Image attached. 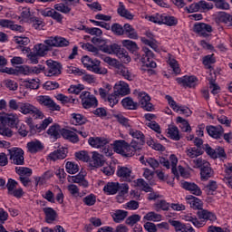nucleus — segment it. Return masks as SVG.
I'll list each match as a JSON object with an SVG mask.
<instances>
[{"instance_id":"obj_1","label":"nucleus","mask_w":232,"mask_h":232,"mask_svg":"<svg viewBox=\"0 0 232 232\" xmlns=\"http://www.w3.org/2000/svg\"><path fill=\"white\" fill-rule=\"evenodd\" d=\"M140 161L141 162V164H144V166H150V168H152V169H157V168H159L160 164L161 166H164V168H166L167 169H169V168H171V173H173L175 177H179V170H177V164H179V159H177V156L175 154H171L169 160H167L166 158H161L160 161L154 158L144 159V156H141L140 158Z\"/></svg>"},{"instance_id":"obj_2","label":"nucleus","mask_w":232,"mask_h":232,"mask_svg":"<svg viewBox=\"0 0 232 232\" xmlns=\"http://www.w3.org/2000/svg\"><path fill=\"white\" fill-rule=\"evenodd\" d=\"M8 106L10 110H13L14 111L19 110L20 113L23 115H33V117H35L36 119H44V113L30 102L17 103V101L13 99L9 101Z\"/></svg>"},{"instance_id":"obj_3","label":"nucleus","mask_w":232,"mask_h":232,"mask_svg":"<svg viewBox=\"0 0 232 232\" xmlns=\"http://www.w3.org/2000/svg\"><path fill=\"white\" fill-rule=\"evenodd\" d=\"M102 52H104V53H109L111 55H116L121 63H124V64H128L131 62V57H130V54L127 51L122 49L121 45L117 44H112L110 45H104L102 47Z\"/></svg>"},{"instance_id":"obj_4","label":"nucleus","mask_w":232,"mask_h":232,"mask_svg":"<svg viewBox=\"0 0 232 232\" xmlns=\"http://www.w3.org/2000/svg\"><path fill=\"white\" fill-rule=\"evenodd\" d=\"M113 150L115 153H119L123 157H133V150H130V143L124 140H118L113 142Z\"/></svg>"},{"instance_id":"obj_5","label":"nucleus","mask_w":232,"mask_h":232,"mask_svg":"<svg viewBox=\"0 0 232 232\" xmlns=\"http://www.w3.org/2000/svg\"><path fill=\"white\" fill-rule=\"evenodd\" d=\"M9 159L13 164L16 166H23L24 164V151L21 148L13 147L7 150Z\"/></svg>"},{"instance_id":"obj_6","label":"nucleus","mask_w":232,"mask_h":232,"mask_svg":"<svg viewBox=\"0 0 232 232\" xmlns=\"http://www.w3.org/2000/svg\"><path fill=\"white\" fill-rule=\"evenodd\" d=\"M81 102L82 105V108L85 110H88L90 108H96L98 106L99 102H97V98L92 94V92L83 91L80 94Z\"/></svg>"},{"instance_id":"obj_7","label":"nucleus","mask_w":232,"mask_h":232,"mask_svg":"<svg viewBox=\"0 0 232 232\" xmlns=\"http://www.w3.org/2000/svg\"><path fill=\"white\" fill-rule=\"evenodd\" d=\"M143 54L140 58V62L142 63V66L146 68H157V63L153 61L155 59V54L150 48L147 46L142 47Z\"/></svg>"},{"instance_id":"obj_8","label":"nucleus","mask_w":232,"mask_h":232,"mask_svg":"<svg viewBox=\"0 0 232 232\" xmlns=\"http://www.w3.org/2000/svg\"><path fill=\"white\" fill-rule=\"evenodd\" d=\"M165 99H167L169 105L173 111H176V113H180V115H185V117H189V115H191V110L187 106L177 103V102L173 100V97L166 95Z\"/></svg>"},{"instance_id":"obj_9","label":"nucleus","mask_w":232,"mask_h":232,"mask_svg":"<svg viewBox=\"0 0 232 232\" xmlns=\"http://www.w3.org/2000/svg\"><path fill=\"white\" fill-rule=\"evenodd\" d=\"M37 102L41 106H45L51 111H61V106L53 102V100L48 95H40L36 99Z\"/></svg>"},{"instance_id":"obj_10","label":"nucleus","mask_w":232,"mask_h":232,"mask_svg":"<svg viewBox=\"0 0 232 232\" xmlns=\"http://www.w3.org/2000/svg\"><path fill=\"white\" fill-rule=\"evenodd\" d=\"M68 72L70 73H74V75H81L82 81H83V82H87V84H93L97 81L93 74H88L84 70L74 66L69 67Z\"/></svg>"},{"instance_id":"obj_11","label":"nucleus","mask_w":232,"mask_h":232,"mask_svg":"<svg viewBox=\"0 0 232 232\" xmlns=\"http://www.w3.org/2000/svg\"><path fill=\"white\" fill-rule=\"evenodd\" d=\"M47 68L43 70L46 77H55L61 75V64L57 62L47 60L46 61Z\"/></svg>"},{"instance_id":"obj_12","label":"nucleus","mask_w":232,"mask_h":232,"mask_svg":"<svg viewBox=\"0 0 232 232\" xmlns=\"http://www.w3.org/2000/svg\"><path fill=\"white\" fill-rule=\"evenodd\" d=\"M44 70V66H28V65H21L16 68V72L21 73L22 75H39L41 72Z\"/></svg>"},{"instance_id":"obj_13","label":"nucleus","mask_w":232,"mask_h":232,"mask_svg":"<svg viewBox=\"0 0 232 232\" xmlns=\"http://www.w3.org/2000/svg\"><path fill=\"white\" fill-rule=\"evenodd\" d=\"M203 150L206 151L207 155H209L211 159H226V150L224 148L218 147L216 149L211 148L209 144H205Z\"/></svg>"},{"instance_id":"obj_14","label":"nucleus","mask_w":232,"mask_h":232,"mask_svg":"<svg viewBox=\"0 0 232 232\" xmlns=\"http://www.w3.org/2000/svg\"><path fill=\"white\" fill-rule=\"evenodd\" d=\"M67 180L71 184H79L83 188L90 187V183L86 179V172L81 171L77 175L68 176Z\"/></svg>"},{"instance_id":"obj_15","label":"nucleus","mask_w":232,"mask_h":232,"mask_svg":"<svg viewBox=\"0 0 232 232\" xmlns=\"http://www.w3.org/2000/svg\"><path fill=\"white\" fill-rule=\"evenodd\" d=\"M193 32L200 35V37H208V34L213 32V27L205 23H196L193 26Z\"/></svg>"},{"instance_id":"obj_16","label":"nucleus","mask_w":232,"mask_h":232,"mask_svg":"<svg viewBox=\"0 0 232 232\" xmlns=\"http://www.w3.org/2000/svg\"><path fill=\"white\" fill-rule=\"evenodd\" d=\"M6 188H7L8 195H12V197H15L16 198H21V197H23L24 193L23 191V188H17V181L12 179H8Z\"/></svg>"},{"instance_id":"obj_17","label":"nucleus","mask_w":232,"mask_h":232,"mask_svg":"<svg viewBox=\"0 0 232 232\" xmlns=\"http://www.w3.org/2000/svg\"><path fill=\"white\" fill-rule=\"evenodd\" d=\"M138 99H139L140 106H141L143 110H145L146 111H153L154 107H153V104L150 102L151 101V98L150 97V95H148V93L140 92L138 94Z\"/></svg>"},{"instance_id":"obj_18","label":"nucleus","mask_w":232,"mask_h":232,"mask_svg":"<svg viewBox=\"0 0 232 232\" xmlns=\"http://www.w3.org/2000/svg\"><path fill=\"white\" fill-rule=\"evenodd\" d=\"M181 188L183 189H186V191H189L192 195H195L196 197L202 196V189L198 185L193 183V182H188V181H181L180 182Z\"/></svg>"},{"instance_id":"obj_19","label":"nucleus","mask_w":232,"mask_h":232,"mask_svg":"<svg viewBox=\"0 0 232 232\" xmlns=\"http://www.w3.org/2000/svg\"><path fill=\"white\" fill-rule=\"evenodd\" d=\"M87 70H89V72H92L93 73H98L99 75H106V73H108V69L101 67V61L97 59L91 61Z\"/></svg>"},{"instance_id":"obj_20","label":"nucleus","mask_w":232,"mask_h":232,"mask_svg":"<svg viewBox=\"0 0 232 232\" xmlns=\"http://www.w3.org/2000/svg\"><path fill=\"white\" fill-rule=\"evenodd\" d=\"M199 220H204V222H211V224L217 222V214L215 212H211L208 209L202 208L197 213Z\"/></svg>"},{"instance_id":"obj_21","label":"nucleus","mask_w":232,"mask_h":232,"mask_svg":"<svg viewBox=\"0 0 232 232\" xmlns=\"http://www.w3.org/2000/svg\"><path fill=\"white\" fill-rule=\"evenodd\" d=\"M88 143L92 148H104L106 144H110V139L106 137H91L88 140Z\"/></svg>"},{"instance_id":"obj_22","label":"nucleus","mask_w":232,"mask_h":232,"mask_svg":"<svg viewBox=\"0 0 232 232\" xmlns=\"http://www.w3.org/2000/svg\"><path fill=\"white\" fill-rule=\"evenodd\" d=\"M113 90L114 93L118 94L120 97L130 95V85H128L126 82L120 81L116 82Z\"/></svg>"},{"instance_id":"obj_23","label":"nucleus","mask_w":232,"mask_h":232,"mask_svg":"<svg viewBox=\"0 0 232 232\" xmlns=\"http://www.w3.org/2000/svg\"><path fill=\"white\" fill-rule=\"evenodd\" d=\"M178 84L181 86H187L188 88H195L198 82V79L196 76H183L176 79Z\"/></svg>"},{"instance_id":"obj_24","label":"nucleus","mask_w":232,"mask_h":232,"mask_svg":"<svg viewBox=\"0 0 232 232\" xmlns=\"http://www.w3.org/2000/svg\"><path fill=\"white\" fill-rule=\"evenodd\" d=\"M117 176L122 179L125 182H131L133 180L132 170L128 167H119L117 169Z\"/></svg>"},{"instance_id":"obj_25","label":"nucleus","mask_w":232,"mask_h":232,"mask_svg":"<svg viewBox=\"0 0 232 232\" xmlns=\"http://www.w3.org/2000/svg\"><path fill=\"white\" fill-rule=\"evenodd\" d=\"M19 124V116L17 113H5L4 116V126H9V128H17Z\"/></svg>"},{"instance_id":"obj_26","label":"nucleus","mask_w":232,"mask_h":232,"mask_svg":"<svg viewBox=\"0 0 232 232\" xmlns=\"http://www.w3.org/2000/svg\"><path fill=\"white\" fill-rule=\"evenodd\" d=\"M209 137H212V139H222L224 136V128L222 126H207L206 128Z\"/></svg>"},{"instance_id":"obj_27","label":"nucleus","mask_w":232,"mask_h":232,"mask_svg":"<svg viewBox=\"0 0 232 232\" xmlns=\"http://www.w3.org/2000/svg\"><path fill=\"white\" fill-rule=\"evenodd\" d=\"M115 72L118 75H121V77L125 78L127 81H133V79H135V74H133V72H131V71L122 63L118 65Z\"/></svg>"},{"instance_id":"obj_28","label":"nucleus","mask_w":232,"mask_h":232,"mask_svg":"<svg viewBox=\"0 0 232 232\" xmlns=\"http://www.w3.org/2000/svg\"><path fill=\"white\" fill-rule=\"evenodd\" d=\"M185 200L187 204H189L192 209H198V211L203 209L202 208L204 206V203L202 202V200H200V198L193 195H188L185 198Z\"/></svg>"},{"instance_id":"obj_29","label":"nucleus","mask_w":232,"mask_h":232,"mask_svg":"<svg viewBox=\"0 0 232 232\" xmlns=\"http://www.w3.org/2000/svg\"><path fill=\"white\" fill-rule=\"evenodd\" d=\"M68 155V149L66 148H60L48 155V160H63Z\"/></svg>"},{"instance_id":"obj_30","label":"nucleus","mask_w":232,"mask_h":232,"mask_svg":"<svg viewBox=\"0 0 232 232\" xmlns=\"http://www.w3.org/2000/svg\"><path fill=\"white\" fill-rule=\"evenodd\" d=\"M0 26L2 28H9V30H13L14 32H24V27L22 25L15 24L12 20L8 19H1Z\"/></svg>"},{"instance_id":"obj_31","label":"nucleus","mask_w":232,"mask_h":232,"mask_svg":"<svg viewBox=\"0 0 232 232\" xmlns=\"http://www.w3.org/2000/svg\"><path fill=\"white\" fill-rule=\"evenodd\" d=\"M43 150H44V145L37 140L29 141L27 143V151L33 155L43 151Z\"/></svg>"},{"instance_id":"obj_32","label":"nucleus","mask_w":232,"mask_h":232,"mask_svg":"<svg viewBox=\"0 0 232 232\" xmlns=\"http://www.w3.org/2000/svg\"><path fill=\"white\" fill-rule=\"evenodd\" d=\"M170 226H173L176 232H195L193 227H187L184 223L179 220H169Z\"/></svg>"},{"instance_id":"obj_33","label":"nucleus","mask_w":232,"mask_h":232,"mask_svg":"<svg viewBox=\"0 0 232 232\" xmlns=\"http://www.w3.org/2000/svg\"><path fill=\"white\" fill-rule=\"evenodd\" d=\"M209 75L210 76L208 77V80L209 82V89L211 90V93H213V95H217V93L220 92V86H218V84L215 82V80L217 79V74L215 73V71L210 70Z\"/></svg>"},{"instance_id":"obj_34","label":"nucleus","mask_w":232,"mask_h":232,"mask_svg":"<svg viewBox=\"0 0 232 232\" xmlns=\"http://www.w3.org/2000/svg\"><path fill=\"white\" fill-rule=\"evenodd\" d=\"M104 162H106L104 156L97 151L92 152V160L90 161V164L92 166V168H101L104 166Z\"/></svg>"},{"instance_id":"obj_35","label":"nucleus","mask_w":232,"mask_h":232,"mask_svg":"<svg viewBox=\"0 0 232 232\" xmlns=\"http://www.w3.org/2000/svg\"><path fill=\"white\" fill-rule=\"evenodd\" d=\"M117 12L121 17H124V19H128L129 21H133V18L135 17L133 14L126 9V6L122 2L119 3Z\"/></svg>"},{"instance_id":"obj_36","label":"nucleus","mask_w":232,"mask_h":232,"mask_svg":"<svg viewBox=\"0 0 232 232\" xmlns=\"http://www.w3.org/2000/svg\"><path fill=\"white\" fill-rule=\"evenodd\" d=\"M183 220H186V222H191L195 227H204V226H206V221L203 219L199 220L197 217L191 214L185 215L183 217Z\"/></svg>"},{"instance_id":"obj_37","label":"nucleus","mask_w":232,"mask_h":232,"mask_svg":"<svg viewBox=\"0 0 232 232\" xmlns=\"http://www.w3.org/2000/svg\"><path fill=\"white\" fill-rule=\"evenodd\" d=\"M123 32L125 35L129 37V39H134V40L139 39V33H137V30H135V28L132 27V25L130 24H125L123 25Z\"/></svg>"},{"instance_id":"obj_38","label":"nucleus","mask_w":232,"mask_h":232,"mask_svg":"<svg viewBox=\"0 0 232 232\" xmlns=\"http://www.w3.org/2000/svg\"><path fill=\"white\" fill-rule=\"evenodd\" d=\"M39 78L27 79L22 82V85L27 90H39Z\"/></svg>"},{"instance_id":"obj_39","label":"nucleus","mask_w":232,"mask_h":232,"mask_svg":"<svg viewBox=\"0 0 232 232\" xmlns=\"http://www.w3.org/2000/svg\"><path fill=\"white\" fill-rule=\"evenodd\" d=\"M62 135L63 139L70 140V142H72L73 144H76V142H79V136H77V133H75L72 130L63 129Z\"/></svg>"},{"instance_id":"obj_40","label":"nucleus","mask_w":232,"mask_h":232,"mask_svg":"<svg viewBox=\"0 0 232 232\" xmlns=\"http://www.w3.org/2000/svg\"><path fill=\"white\" fill-rule=\"evenodd\" d=\"M200 175L201 180H208L209 179H211V177H213V169H211L209 163H205V166L201 168Z\"/></svg>"},{"instance_id":"obj_41","label":"nucleus","mask_w":232,"mask_h":232,"mask_svg":"<svg viewBox=\"0 0 232 232\" xmlns=\"http://www.w3.org/2000/svg\"><path fill=\"white\" fill-rule=\"evenodd\" d=\"M103 191L107 195H117V191H119V182H108L104 186Z\"/></svg>"},{"instance_id":"obj_42","label":"nucleus","mask_w":232,"mask_h":232,"mask_svg":"<svg viewBox=\"0 0 232 232\" xmlns=\"http://www.w3.org/2000/svg\"><path fill=\"white\" fill-rule=\"evenodd\" d=\"M50 51V47L44 44H37L34 46V52L36 53V55H39V57H44Z\"/></svg>"},{"instance_id":"obj_43","label":"nucleus","mask_w":232,"mask_h":232,"mask_svg":"<svg viewBox=\"0 0 232 232\" xmlns=\"http://www.w3.org/2000/svg\"><path fill=\"white\" fill-rule=\"evenodd\" d=\"M43 211L45 215V220L48 224H52L57 218V213L52 208H44Z\"/></svg>"},{"instance_id":"obj_44","label":"nucleus","mask_w":232,"mask_h":232,"mask_svg":"<svg viewBox=\"0 0 232 232\" xmlns=\"http://www.w3.org/2000/svg\"><path fill=\"white\" fill-rule=\"evenodd\" d=\"M5 116L0 114V135L4 137H12L14 132L11 128H8L4 125Z\"/></svg>"},{"instance_id":"obj_45","label":"nucleus","mask_w":232,"mask_h":232,"mask_svg":"<svg viewBox=\"0 0 232 232\" xmlns=\"http://www.w3.org/2000/svg\"><path fill=\"white\" fill-rule=\"evenodd\" d=\"M143 220L147 222H160V220H162V215L150 211L143 217Z\"/></svg>"},{"instance_id":"obj_46","label":"nucleus","mask_w":232,"mask_h":232,"mask_svg":"<svg viewBox=\"0 0 232 232\" xmlns=\"http://www.w3.org/2000/svg\"><path fill=\"white\" fill-rule=\"evenodd\" d=\"M168 135L172 140H180V131L177 126H169L168 128Z\"/></svg>"},{"instance_id":"obj_47","label":"nucleus","mask_w":232,"mask_h":232,"mask_svg":"<svg viewBox=\"0 0 232 232\" xmlns=\"http://www.w3.org/2000/svg\"><path fill=\"white\" fill-rule=\"evenodd\" d=\"M114 222H116L117 224H119L120 222H122V220H124V218H126V217H128V211L125 210H115L114 213L111 215Z\"/></svg>"},{"instance_id":"obj_48","label":"nucleus","mask_w":232,"mask_h":232,"mask_svg":"<svg viewBox=\"0 0 232 232\" xmlns=\"http://www.w3.org/2000/svg\"><path fill=\"white\" fill-rule=\"evenodd\" d=\"M47 133L51 137H53V139H59V137H61V133H63V130H61V126L54 124L48 129Z\"/></svg>"},{"instance_id":"obj_49","label":"nucleus","mask_w":232,"mask_h":232,"mask_svg":"<svg viewBox=\"0 0 232 232\" xmlns=\"http://www.w3.org/2000/svg\"><path fill=\"white\" fill-rule=\"evenodd\" d=\"M218 23H223L224 24L231 25V14H227L226 12H220L217 16Z\"/></svg>"},{"instance_id":"obj_50","label":"nucleus","mask_w":232,"mask_h":232,"mask_svg":"<svg viewBox=\"0 0 232 232\" xmlns=\"http://www.w3.org/2000/svg\"><path fill=\"white\" fill-rule=\"evenodd\" d=\"M203 151L201 149H198L197 147H190L186 150V154L190 158V159H197V157H200L202 155Z\"/></svg>"},{"instance_id":"obj_51","label":"nucleus","mask_w":232,"mask_h":232,"mask_svg":"<svg viewBox=\"0 0 232 232\" xmlns=\"http://www.w3.org/2000/svg\"><path fill=\"white\" fill-rule=\"evenodd\" d=\"M129 135L133 139H136L140 142H144V133L140 130H137V129L130 128L128 131Z\"/></svg>"},{"instance_id":"obj_52","label":"nucleus","mask_w":232,"mask_h":232,"mask_svg":"<svg viewBox=\"0 0 232 232\" xmlns=\"http://www.w3.org/2000/svg\"><path fill=\"white\" fill-rule=\"evenodd\" d=\"M20 19H22V21L24 23H30V20L32 19V13L30 12L29 7H22Z\"/></svg>"},{"instance_id":"obj_53","label":"nucleus","mask_w":232,"mask_h":232,"mask_svg":"<svg viewBox=\"0 0 232 232\" xmlns=\"http://www.w3.org/2000/svg\"><path fill=\"white\" fill-rule=\"evenodd\" d=\"M140 41L141 43H143V44H145L146 46H150L155 52L159 50V42H157V40L155 39L148 40V38L146 37H141Z\"/></svg>"},{"instance_id":"obj_54","label":"nucleus","mask_w":232,"mask_h":232,"mask_svg":"<svg viewBox=\"0 0 232 232\" xmlns=\"http://www.w3.org/2000/svg\"><path fill=\"white\" fill-rule=\"evenodd\" d=\"M154 208L156 211H168L169 209V203L164 199L159 200L154 204Z\"/></svg>"},{"instance_id":"obj_55","label":"nucleus","mask_w":232,"mask_h":232,"mask_svg":"<svg viewBox=\"0 0 232 232\" xmlns=\"http://www.w3.org/2000/svg\"><path fill=\"white\" fill-rule=\"evenodd\" d=\"M121 104L127 110H137V103L130 97H126L121 101Z\"/></svg>"},{"instance_id":"obj_56","label":"nucleus","mask_w":232,"mask_h":232,"mask_svg":"<svg viewBox=\"0 0 232 232\" xmlns=\"http://www.w3.org/2000/svg\"><path fill=\"white\" fill-rule=\"evenodd\" d=\"M218 188V185L215 180H209L208 183L205 186L204 190L206 191L207 195H213L214 191H217Z\"/></svg>"},{"instance_id":"obj_57","label":"nucleus","mask_w":232,"mask_h":232,"mask_svg":"<svg viewBox=\"0 0 232 232\" xmlns=\"http://www.w3.org/2000/svg\"><path fill=\"white\" fill-rule=\"evenodd\" d=\"M65 169L67 173L70 175H75V173H79V165L72 161H68L65 165Z\"/></svg>"},{"instance_id":"obj_58","label":"nucleus","mask_w":232,"mask_h":232,"mask_svg":"<svg viewBox=\"0 0 232 232\" xmlns=\"http://www.w3.org/2000/svg\"><path fill=\"white\" fill-rule=\"evenodd\" d=\"M15 172L20 177H32V169L26 167H16Z\"/></svg>"},{"instance_id":"obj_59","label":"nucleus","mask_w":232,"mask_h":232,"mask_svg":"<svg viewBox=\"0 0 232 232\" xmlns=\"http://www.w3.org/2000/svg\"><path fill=\"white\" fill-rule=\"evenodd\" d=\"M122 46L127 48V50H130V52H137L139 49V46L137 45V43L131 41V40H123L121 41Z\"/></svg>"},{"instance_id":"obj_60","label":"nucleus","mask_w":232,"mask_h":232,"mask_svg":"<svg viewBox=\"0 0 232 232\" xmlns=\"http://www.w3.org/2000/svg\"><path fill=\"white\" fill-rule=\"evenodd\" d=\"M28 23L32 24L34 30H41V28L44 26V22H43V20L35 16H33Z\"/></svg>"},{"instance_id":"obj_61","label":"nucleus","mask_w":232,"mask_h":232,"mask_svg":"<svg viewBox=\"0 0 232 232\" xmlns=\"http://www.w3.org/2000/svg\"><path fill=\"white\" fill-rule=\"evenodd\" d=\"M199 12H208V10H213V4L206 2V0H201L198 2Z\"/></svg>"},{"instance_id":"obj_62","label":"nucleus","mask_w":232,"mask_h":232,"mask_svg":"<svg viewBox=\"0 0 232 232\" xmlns=\"http://www.w3.org/2000/svg\"><path fill=\"white\" fill-rule=\"evenodd\" d=\"M120 99H121V96L116 94L114 91L113 93L108 95L107 102H109V105L111 106V108H113V106H115L116 104H119Z\"/></svg>"},{"instance_id":"obj_63","label":"nucleus","mask_w":232,"mask_h":232,"mask_svg":"<svg viewBox=\"0 0 232 232\" xmlns=\"http://www.w3.org/2000/svg\"><path fill=\"white\" fill-rule=\"evenodd\" d=\"M177 122H179V128L182 130V131L188 132L191 130L189 122H188V121L184 120L182 117H178Z\"/></svg>"},{"instance_id":"obj_64","label":"nucleus","mask_w":232,"mask_h":232,"mask_svg":"<svg viewBox=\"0 0 232 232\" xmlns=\"http://www.w3.org/2000/svg\"><path fill=\"white\" fill-rule=\"evenodd\" d=\"M72 124H75V125L77 124L82 125L86 123V119L82 114L72 113Z\"/></svg>"}]
</instances>
